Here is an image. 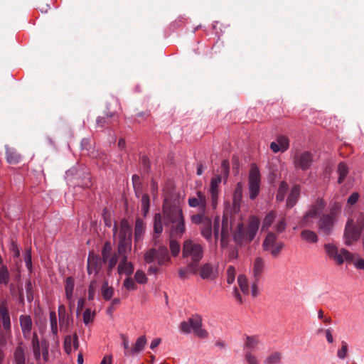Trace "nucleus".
Masks as SVG:
<instances>
[{"label":"nucleus","instance_id":"f257e3e1","mask_svg":"<svg viewBox=\"0 0 364 364\" xmlns=\"http://www.w3.org/2000/svg\"><path fill=\"white\" fill-rule=\"evenodd\" d=\"M163 215L156 213L154 218V231L160 235L163 231L162 220L165 226L170 228L171 237H181L186 231L185 218L179 200L164 199Z\"/></svg>","mask_w":364,"mask_h":364},{"label":"nucleus","instance_id":"f03ea898","mask_svg":"<svg viewBox=\"0 0 364 364\" xmlns=\"http://www.w3.org/2000/svg\"><path fill=\"white\" fill-rule=\"evenodd\" d=\"M259 226V220L255 216H250L247 226L239 223L233 230L232 237L234 242L238 245L251 242L255 238Z\"/></svg>","mask_w":364,"mask_h":364},{"label":"nucleus","instance_id":"7ed1b4c3","mask_svg":"<svg viewBox=\"0 0 364 364\" xmlns=\"http://www.w3.org/2000/svg\"><path fill=\"white\" fill-rule=\"evenodd\" d=\"M183 257L188 262V269L192 274L198 272V263L203 256V247L191 240L184 241L182 249Z\"/></svg>","mask_w":364,"mask_h":364},{"label":"nucleus","instance_id":"20e7f679","mask_svg":"<svg viewBox=\"0 0 364 364\" xmlns=\"http://www.w3.org/2000/svg\"><path fill=\"white\" fill-rule=\"evenodd\" d=\"M324 250L328 257L333 259L338 265L343 264L344 261L353 262V255L344 248H341L339 250L336 245L328 243L324 245Z\"/></svg>","mask_w":364,"mask_h":364},{"label":"nucleus","instance_id":"39448f33","mask_svg":"<svg viewBox=\"0 0 364 364\" xmlns=\"http://www.w3.org/2000/svg\"><path fill=\"white\" fill-rule=\"evenodd\" d=\"M261 176L258 167L252 164L248 178L250 198L254 200L258 196L260 190Z\"/></svg>","mask_w":364,"mask_h":364},{"label":"nucleus","instance_id":"423d86ee","mask_svg":"<svg viewBox=\"0 0 364 364\" xmlns=\"http://www.w3.org/2000/svg\"><path fill=\"white\" fill-rule=\"evenodd\" d=\"M314 161L313 154L308 151L299 152L297 151L293 156V163L295 168L302 171L308 170L312 165Z\"/></svg>","mask_w":364,"mask_h":364},{"label":"nucleus","instance_id":"0eeeda50","mask_svg":"<svg viewBox=\"0 0 364 364\" xmlns=\"http://www.w3.org/2000/svg\"><path fill=\"white\" fill-rule=\"evenodd\" d=\"M360 229L354 224L353 220H348L344 230V242L346 245H350L354 241H357L361 235Z\"/></svg>","mask_w":364,"mask_h":364},{"label":"nucleus","instance_id":"6e6552de","mask_svg":"<svg viewBox=\"0 0 364 364\" xmlns=\"http://www.w3.org/2000/svg\"><path fill=\"white\" fill-rule=\"evenodd\" d=\"M231 220L228 208H226L223 215L220 232V245L223 248L228 245L229 242L230 232L232 230Z\"/></svg>","mask_w":364,"mask_h":364},{"label":"nucleus","instance_id":"1a4fd4ad","mask_svg":"<svg viewBox=\"0 0 364 364\" xmlns=\"http://www.w3.org/2000/svg\"><path fill=\"white\" fill-rule=\"evenodd\" d=\"M105 264L101 257L94 252H90L87 257V271L89 274L95 273L97 274Z\"/></svg>","mask_w":364,"mask_h":364},{"label":"nucleus","instance_id":"9d476101","mask_svg":"<svg viewBox=\"0 0 364 364\" xmlns=\"http://www.w3.org/2000/svg\"><path fill=\"white\" fill-rule=\"evenodd\" d=\"M336 220L326 214H323L317 223L320 233L324 235H329L332 233Z\"/></svg>","mask_w":364,"mask_h":364},{"label":"nucleus","instance_id":"9b49d317","mask_svg":"<svg viewBox=\"0 0 364 364\" xmlns=\"http://www.w3.org/2000/svg\"><path fill=\"white\" fill-rule=\"evenodd\" d=\"M191 326V331L194 334L199 338H205L208 337V333L206 330L202 328V318L200 316L196 314L190 318Z\"/></svg>","mask_w":364,"mask_h":364},{"label":"nucleus","instance_id":"f8f14e48","mask_svg":"<svg viewBox=\"0 0 364 364\" xmlns=\"http://www.w3.org/2000/svg\"><path fill=\"white\" fill-rule=\"evenodd\" d=\"M80 346L78 336L76 333L73 335H67L63 341V348L68 355H70L74 350H78Z\"/></svg>","mask_w":364,"mask_h":364},{"label":"nucleus","instance_id":"ddd939ff","mask_svg":"<svg viewBox=\"0 0 364 364\" xmlns=\"http://www.w3.org/2000/svg\"><path fill=\"white\" fill-rule=\"evenodd\" d=\"M119 239V242H132V228L127 220L121 221Z\"/></svg>","mask_w":364,"mask_h":364},{"label":"nucleus","instance_id":"4468645a","mask_svg":"<svg viewBox=\"0 0 364 364\" xmlns=\"http://www.w3.org/2000/svg\"><path fill=\"white\" fill-rule=\"evenodd\" d=\"M199 274L203 279L213 280L218 277V271L209 263L204 264L198 269Z\"/></svg>","mask_w":364,"mask_h":364},{"label":"nucleus","instance_id":"2eb2a0df","mask_svg":"<svg viewBox=\"0 0 364 364\" xmlns=\"http://www.w3.org/2000/svg\"><path fill=\"white\" fill-rule=\"evenodd\" d=\"M19 323L23 337L26 339H28L30 338L33 326L31 316L28 315H21L19 317Z\"/></svg>","mask_w":364,"mask_h":364},{"label":"nucleus","instance_id":"dca6fc26","mask_svg":"<svg viewBox=\"0 0 364 364\" xmlns=\"http://www.w3.org/2000/svg\"><path fill=\"white\" fill-rule=\"evenodd\" d=\"M146 344V336H141L140 337H139L136 339L134 346L132 348H131L130 350L124 352V355L129 356V355H132L140 353L141 350H143Z\"/></svg>","mask_w":364,"mask_h":364},{"label":"nucleus","instance_id":"f3484780","mask_svg":"<svg viewBox=\"0 0 364 364\" xmlns=\"http://www.w3.org/2000/svg\"><path fill=\"white\" fill-rule=\"evenodd\" d=\"M301 187L299 185L292 186L289 195L287 199V208H291L297 203L300 196Z\"/></svg>","mask_w":364,"mask_h":364},{"label":"nucleus","instance_id":"a211bd4d","mask_svg":"<svg viewBox=\"0 0 364 364\" xmlns=\"http://www.w3.org/2000/svg\"><path fill=\"white\" fill-rule=\"evenodd\" d=\"M157 264L160 266L167 265L171 262L168 250L166 246H160L156 249Z\"/></svg>","mask_w":364,"mask_h":364},{"label":"nucleus","instance_id":"6ab92c4d","mask_svg":"<svg viewBox=\"0 0 364 364\" xmlns=\"http://www.w3.org/2000/svg\"><path fill=\"white\" fill-rule=\"evenodd\" d=\"M264 267V260L260 257H256L255 259L252 268L253 277L256 282H259Z\"/></svg>","mask_w":364,"mask_h":364},{"label":"nucleus","instance_id":"aec40b11","mask_svg":"<svg viewBox=\"0 0 364 364\" xmlns=\"http://www.w3.org/2000/svg\"><path fill=\"white\" fill-rule=\"evenodd\" d=\"M325 207V201L322 198H318L313 204L310 205L307 212L309 215H311V218H316L323 210Z\"/></svg>","mask_w":364,"mask_h":364},{"label":"nucleus","instance_id":"412c9836","mask_svg":"<svg viewBox=\"0 0 364 364\" xmlns=\"http://www.w3.org/2000/svg\"><path fill=\"white\" fill-rule=\"evenodd\" d=\"M134 264L128 262V259H120L119 263L117 267V272L119 274H124L128 277H130L133 272H134Z\"/></svg>","mask_w":364,"mask_h":364},{"label":"nucleus","instance_id":"4be33fe9","mask_svg":"<svg viewBox=\"0 0 364 364\" xmlns=\"http://www.w3.org/2000/svg\"><path fill=\"white\" fill-rule=\"evenodd\" d=\"M259 343L260 341L257 336H245L243 350L245 352H246V350H251L252 352V350L257 349Z\"/></svg>","mask_w":364,"mask_h":364},{"label":"nucleus","instance_id":"5701e85b","mask_svg":"<svg viewBox=\"0 0 364 364\" xmlns=\"http://www.w3.org/2000/svg\"><path fill=\"white\" fill-rule=\"evenodd\" d=\"M132 249V242H119L117 252L116 253L120 259H128L129 254Z\"/></svg>","mask_w":364,"mask_h":364},{"label":"nucleus","instance_id":"b1692460","mask_svg":"<svg viewBox=\"0 0 364 364\" xmlns=\"http://www.w3.org/2000/svg\"><path fill=\"white\" fill-rule=\"evenodd\" d=\"M31 346L33 351L34 358L37 361H39L41 356V348H42V347L41 344L40 343L38 335L36 332L33 333Z\"/></svg>","mask_w":364,"mask_h":364},{"label":"nucleus","instance_id":"393cba45","mask_svg":"<svg viewBox=\"0 0 364 364\" xmlns=\"http://www.w3.org/2000/svg\"><path fill=\"white\" fill-rule=\"evenodd\" d=\"M114 293V288L109 285L107 280H105L101 287V294L103 299L106 301L111 300Z\"/></svg>","mask_w":364,"mask_h":364},{"label":"nucleus","instance_id":"a878e982","mask_svg":"<svg viewBox=\"0 0 364 364\" xmlns=\"http://www.w3.org/2000/svg\"><path fill=\"white\" fill-rule=\"evenodd\" d=\"M6 161L10 164H17L21 161V156L13 149H7Z\"/></svg>","mask_w":364,"mask_h":364},{"label":"nucleus","instance_id":"bb28decb","mask_svg":"<svg viewBox=\"0 0 364 364\" xmlns=\"http://www.w3.org/2000/svg\"><path fill=\"white\" fill-rule=\"evenodd\" d=\"M145 230L144 223L141 220L137 219L135 223L134 228V241L135 244L139 242L142 239Z\"/></svg>","mask_w":364,"mask_h":364},{"label":"nucleus","instance_id":"cd10ccee","mask_svg":"<svg viewBox=\"0 0 364 364\" xmlns=\"http://www.w3.org/2000/svg\"><path fill=\"white\" fill-rule=\"evenodd\" d=\"M74 279L72 277H67L65 280V291L66 299L70 301V304L73 302V293L74 289Z\"/></svg>","mask_w":364,"mask_h":364},{"label":"nucleus","instance_id":"c85d7f7f","mask_svg":"<svg viewBox=\"0 0 364 364\" xmlns=\"http://www.w3.org/2000/svg\"><path fill=\"white\" fill-rule=\"evenodd\" d=\"M14 358L16 364H26V357L24 349L21 346V343L16 348L14 353Z\"/></svg>","mask_w":364,"mask_h":364},{"label":"nucleus","instance_id":"c756f323","mask_svg":"<svg viewBox=\"0 0 364 364\" xmlns=\"http://www.w3.org/2000/svg\"><path fill=\"white\" fill-rule=\"evenodd\" d=\"M301 238L309 243H316L318 242V235L310 230H302L301 232Z\"/></svg>","mask_w":364,"mask_h":364},{"label":"nucleus","instance_id":"7c9ffc66","mask_svg":"<svg viewBox=\"0 0 364 364\" xmlns=\"http://www.w3.org/2000/svg\"><path fill=\"white\" fill-rule=\"evenodd\" d=\"M279 242H277V235L273 232H270L267 235L263 241L262 249L263 250H268L273 245H276Z\"/></svg>","mask_w":364,"mask_h":364},{"label":"nucleus","instance_id":"2f4dec72","mask_svg":"<svg viewBox=\"0 0 364 364\" xmlns=\"http://www.w3.org/2000/svg\"><path fill=\"white\" fill-rule=\"evenodd\" d=\"M348 167L344 162H341L338 164V168H337V173H338V183L339 184L342 183L347 175L348 174Z\"/></svg>","mask_w":364,"mask_h":364},{"label":"nucleus","instance_id":"473e14b6","mask_svg":"<svg viewBox=\"0 0 364 364\" xmlns=\"http://www.w3.org/2000/svg\"><path fill=\"white\" fill-rule=\"evenodd\" d=\"M201 235L207 240H210L212 238V222L209 218L202 225Z\"/></svg>","mask_w":364,"mask_h":364},{"label":"nucleus","instance_id":"72a5a7b5","mask_svg":"<svg viewBox=\"0 0 364 364\" xmlns=\"http://www.w3.org/2000/svg\"><path fill=\"white\" fill-rule=\"evenodd\" d=\"M10 281V273L7 266L0 264V284L7 285Z\"/></svg>","mask_w":364,"mask_h":364},{"label":"nucleus","instance_id":"f704fd0d","mask_svg":"<svg viewBox=\"0 0 364 364\" xmlns=\"http://www.w3.org/2000/svg\"><path fill=\"white\" fill-rule=\"evenodd\" d=\"M288 188L289 186L286 181H283L280 183L276 195L277 201L282 202L284 200Z\"/></svg>","mask_w":364,"mask_h":364},{"label":"nucleus","instance_id":"c9c22d12","mask_svg":"<svg viewBox=\"0 0 364 364\" xmlns=\"http://www.w3.org/2000/svg\"><path fill=\"white\" fill-rule=\"evenodd\" d=\"M282 353L274 352L268 355L263 361L264 364H280L282 361Z\"/></svg>","mask_w":364,"mask_h":364},{"label":"nucleus","instance_id":"e433bc0d","mask_svg":"<svg viewBox=\"0 0 364 364\" xmlns=\"http://www.w3.org/2000/svg\"><path fill=\"white\" fill-rule=\"evenodd\" d=\"M114 253L112 252V247L109 242H106L102 247V257L101 259L104 261L105 263H107V261Z\"/></svg>","mask_w":364,"mask_h":364},{"label":"nucleus","instance_id":"4c0bfd02","mask_svg":"<svg viewBox=\"0 0 364 364\" xmlns=\"http://www.w3.org/2000/svg\"><path fill=\"white\" fill-rule=\"evenodd\" d=\"M237 283L242 292L245 294H248L250 290L246 276L244 274H240L237 277Z\"/></svg>","mask_w":364,"mask_h":364},{"label":"nucleus","instance_id":"58836bf2","mask_svg":"<svg viewBox=\"0 0 364 364\" xmlns=\"http://www.w3.org/2000/svg\"><path fill=\"white\" fill-rule=\"evenodd\" d=\"M144 259L146 263L151 264L155 261L157 262V252L156 248L149 249L144 255Z\"/></svg>","mask_w":364,"mask_h":364},{"label":"nucleus","instance_id":"ea45409f","mask_svg":"<svg viewBox=\"0 0 364 364\" xmlns=\"http://www.w3.org/2000/svg\"><path fill=\"white\" fill-rule=\"evenodd\" d=\"M58 317H59L60 328L61 329H64V331H68L70 326V323L73 321V318L70 317V316L69 314L60 316Z\"/></svg>","mask_w":364,"mask_h":364},{"label":"nucleus","instance_id":"a19ab883","mask_svg":"<svg viewBox=\"0 0 364 364\" xmlns=\"http://www.w3.org/2000/svg\"><path fill=\"white\" fill-rule=\"evenodd\" d=\"M341 209V205L338 202H335L331 205L329 208V211L328 213H326V215L336 220L337 216L340 214Z\"/></svg>","mask_w":364,"mask_h":364},{"label":"nucleus","instance_id":"79ce46f5","mask_svg":"<svg viewBox=\"0 0 364 364\" xmlns=\"http://www.w3.org/2000/svg\"><path fill=\"white\" fill-rule=\"evenodd\" d=\"M284 247V242H279L276 245H273L272 247L264 251L269 252L273 257H277L280 255Z\"/></svg>","mask_w":364,"mask_h":364},{"label":"nucleus","instance_id":"37998d69","mask_svg":"<svg viewBox=\"0 0 364 364\" xmlns=\"http://www.w3.org/2000/svg\"><path fill=\"white\" fill-rule=\"evenodd\" d=\"M277 141L279 144V147L281 148V151L284 152L287 151L289 147V139L288 137L281 135L277 136Z\"/></svg>","mask_w":364,"mask_h":364},{"label":"nucleus","instance_id":"c03bdc74","mask_svg":"<svg viewBox=\"0 0 364 364\" xmlns=\"http://www.w3.org/2000/svg\"><path fill=\"white\" fill-rule=\"evenodd\" d=\"M244 358L247 364H259V359L251 350H246V352H245Z\"/></svg>","mask_w":364,"mask_h":364},{"label":"nucleus","instance_id":"a18cd8bd","mask_svg":"<svg viewBox=\"0 0 364 364\" xmlns=\"http://www.w3.org/2000/svg\"><path fill=\"white\" fill-rule=\"evenodd\" d=\"M11 328H9V331L7 332V331L4 328H3L2 331H0V346H5L7 343V340L11 337Z\"/></svg>","mask_w":364,"mask_h":364},{"label":"nucleus","instance_id":"49530a36","mask_svg":"<svg viewBox=\"0 0 364 364\" xmlns=\"http://www.w3.org/2000/svg\"><path fill=\"white\" fill-rule=\"evenodd\" d=\"M222 177L221 176H217L213 178H211L210 181V192H218V186L221 183Z\"/></svg>","mask_w":364,"mask_h":364},{"label":"nucleus","instance_id":"de8ad7c7","mask_svg":"<svg viewBox=\"0 0 364 364\" xmlns=\"http://www.w3.org/2000/svg\"><path fill=\"white\" fill-rule=\"evenodd\" d=\"M275 215H276V214L273 211H272L269 213H268L265 216V218H264V219L263 220L262 228H269L272 225V224L274 222V220Z\"/></svg>","mask_w":364,"mask_h":364},{"label":"nucleus","instance_id":"09e8293b","mask_svg":"<svg viewBox=\"0 0 364 364\" xmlns=\"http://www.w3.org/2000/svg\"><path fill=\"white\" fill-rule=\"evenodd\" d=\"M149 196H148V194H143L141 197V208L143 210L144 215H146L149 212Z\"/></svg>","mask_w":364,"mask_h":364},{"label":"nucleus","instance_id":"8fccbe9b","mask_svg":"<svg viewBox=\"0 0 364 364\" xmlns=\"http://www.w3.org/2000/svg\"><path fill=\"white\" fill-rule=\"evenodd\" d=\"M170 250L173 257L177 256L179 254L181 250L179 243L176 240L171 239Z\"/></svg>","mask_w":364,"mask_h":364},{"label":"nucleus","instance_id":"3c124183","mask_svg":"<svg viewBox=\"0 0 364 364\" xmlns=\"http://www.w3.org/2000/svg\"><path fill=\"white\" fill-rule=\"evenodd\" d=\"M123 287L128 291L135 290L137 288L134 279L130 277L126 278L123 282Z\"/></svg>","mask_w":364,"mask_h":364},{"label":"nucleus","instance_id":"603ef678","mask_svg":"<svg viewBox=\"0 0 364 364\" xmlns=\"http://www.w3.org/2000/svg\"><path fill=\"white\" fill-rule=\"evenodd\" d=\"M113 116L114 114L110 113L109 114H106V117H98L96 120L97 127L102 128L108 124V118H110Z\"/></svg>","mask_w":364,"mask_h":364},{"label":"nucleus","instance_id":"864d4df0","mask_svg":"<svg viewBox=\"0 0 364 364\" xmlns=\"http://www.w3.org/2000/svg\"><path fill=\"white\" fill-rule=\"evenodd\" d=\"M134 279L136 282L144 284L147 282V277L142 270H137L134 274Z\"/></svg>","mask_w":364,"mask_h":364},{"label":"nucleus","instance_id":"5fc2aeb1","mask_svg":"<svg viewBox=\"0 0 364 364\" xmlns=\"http://www.w3.org/2000/svg\"><path fill=\"white\" fill-rule=\"evenodd\" d=\"M209 218L205 216L203 214H196L191 216V222L194 224H201L203 225V223L206 221V220H208Z\"/></svg>","mask_w":364,"mask_h":364},{"label":"nucleus","instance_id":"6e6d98bb","mask_svg":"<svg viewBox=\"0 0 364 364\" xmlns=\"http://www.w3.org/2000/svg\"><path fill=\"white\" fill-rule=\"evenodd\" d=\"M348 344L346 341H343L341 342V348L338 350L337 356L340 359H344L347 356L348 353Z\"/></svg>","mask_w":364,"mask_h":364},{"label":"nucleus","instance_id":"4d7b16f0","mask_svg":"<svg viewBox=\"0 0 364 364\" xmlns=\"http://www.w3.org/2000/svg\"><path fill=\"white\" fill-rule=\"evenodd\" d=\"M313 218H311V215H309V213L306 212L301 218L299 223V226L301 228L308 227L310 224L312 223L311 219Z\"/></svg>","mask_w":364,"mask_h":364},{"label":"nucleus","instance_id":"13d9d810","mask_svg":"<svg viewBox=\"0 0 364 364\" xmlns=\"http://www.w3.org/2000/svg\"><path fill=\"white\" fill-rule=\"evenodd\" d=\"M95 313H92L90 309H86L83 313V322L85 325L92 321Z\"/></svg>","mask_w":364,"mask_h":364},{"label":"nucleus","instance_id":"bf43d9fd","mask_svg":"<svg viewBox=\"0 0 364 364\" xmlns=\"http://www.w3.org/2000/svg\"><path fill=\"white\" fill-rule=\"evenodd\" d=\"M96 287H97V282L95 279H93L90 283L89 287H88V300H93L96 291Z\"/></svg>","mask_w":364,"mask_h":364},{"label":"nucleus","instance_id":"052dcab7","mask_svg":"<svg viewBox=\"0 0 364 364\" xmlns=\"http://www.w3.org/2000/svg\"><path fill=\"white\" fill-rule=\"evenodd\" d=\"M235 269L234 267L230 266L227 269V282L228 284H232L235 278Z\"/></svg>","mask_w":364,"mask_h":364},{"label":"nucleus","instance_id":"680f3d73","mask_svg":"<svg viewBox=\"0 0 364 364\" xmlns=\"http://www.w3.org/2000/svg\"><path fill=\"white\" fill-rule=\"evenodd\" d=\"M26 291L27 300L29 302H31L33 299V285H32L31 281H27L26 283Z\"/></svg>","mask_w":364,"mask_h":364},{"label":"nucleus","instance_id":"e2e57ef3","mask_svg":"<svg viewBox=\"0 0 364 364\" xmlns=\"http://www.w3.org/2000/svg\"><path fill=\"white\" fill-rule=\"evenodd\" d=\"M24 261L26 263V266L28 270L31 269L32 267V260H31V250L27 249L24 254Z\"/></svg>","mask_w":364,"mask_h":364},{"label":"nucleus","instance_id":"0e129e2a","mask_svg":"<svg viewBox=\"0 0 364 364\" xmlns=\"http://www.w3.org/2000/svg\"><path fill=\"white\" fill-rule=\"evenodd\" d=\"M118 256L116 253H114L111 257L108 259L107 262L108 263V271L109 272L112 270V269L115 267L118 261Z\"/></svg>","mask_w":364,"mask_h":364},{"label":"nucleus","instance_id":"69168bd1","mask_svg":"<svg viewBox=\"0 0 364 364\" xmlns=\"http://www.w3.org/2000/svg\"><path fill=\"white\" fill-rule=\"evenodd\" d=\"M230 165L228 160H223L221 164V173L227 178L229 175Z\"/></svg>","mask_w":364,"mask_h":364},{"label":"nucleus","instance_id":"338daca9","mask_svg":"<svg viewBox=\"0 0 364 364\" xmlns=\"http://www.w3.org/2000/svg\"><path fill=\"white\" fill-rule=\"evenodd\" d=\"M180 329L184 333H190L191 332V326L190 318L186 321H183L180 324Z\"/></svg>","mask_w":364,"mask_h":364},{"label":"nucleus","instance_id":"774afa93","mask_svg":"<svg viewBox=\"0 0 364 364\" xmlns=\"http://www.w3.org/2000/svg\"><path fill=\"white\" fill-rule=\"evenodd\" d=\"M241 199H242V190H241V188L237 187L235 189V193H234L232 203L240 205Z\"/></svg>","mask_w":364,"mask_h":364}]
</instances>
